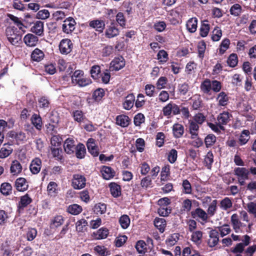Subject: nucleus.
Returning <instances> with one entry per match:
<instances>
[{"label":"nucleus","mask_w":256,"mask_h":256,"mask_svg":"<svg viewBox=\"0 0 256 256\" xmlns=\"http://www.w3.org/2000/svg\"><path fill=\"white\" fill-rule=\"evenodd\" d=\"M72 82L80 87L86 86L90 84L92 82L90 78L84 76L82 70H76L72 76Z\"/></svg>","instance_id":"1"},{"label":"nucleus","mask_w":256,"mask_h":256,"mask_svg":"<svg viewBox=\"0 0 256 256\" xmlns=\"http://www.w3.org/2000/svg\"><path fill=\"white\" fill-rule=\"evenodd\" d=\"M6 34L8 42L13 46H17L22 40V35L17 28L13 26L6 30Z\"/></svg>","instance_id":"2"},{"label":"nucleus","mask_w":256,"mask_h":256,"mask_svg":"<svg viewBox=\"0 0 256 256\" xmlns=\"http://www.w3.org/2000/svg\"><path fill=\"white\" fill-rule=\"evenodd\" d=\"M234 174L238 180L240 186L245 184V180L248 179L249 170L246 168H236L234 170Z\"/></svg>","instance_id":"3"},{"label":"nucleus","mask_w":256,"mask_h":256,"mask_svg":"<svg viewBox=\"0 0 256 256\" xmlns=\"http://www.w3.org/2000/svg\"><path fill=\"white\" fill-rule=\"evenodd\" d=\"M86 178L84 176L74 174L72 176V186L75 190H80L85 187Z\"/></svg>","instance_id":"4"},{"label":"nucleus","mask_w":256,"mask_h":256,"mask_svg":"<svg viewBox=\"0 0 256 256\" xmlns=\"http://www.w3.org/2000/svg\"><path fill=\"white\" fill-rule=\"evenodd\" d=\"M191 217L196 220L206 222L208 218V214L202 208H198L190 212Z\"/></svg>","instance_id":"5"},{"label":"nucleus","mask_w":256,"mask_h":256,"mask_svg":"<svg viewBox=\"0 0 256 256\" xmlns=\"http://www.w3.org/2000/svg\"><path fill=\"white\" fill-rule=\"evenodd\" d=\"M58 48L62 54H67L72 51L73 44L70 39L64 38L60 40Z\"/></svg>","instance_id":"6"},{"label":"nucleus","mask_w":256,"mask_h":256,"mask_svg":"<svg viewBox=\"0 0 256 256\" xmlns=\"http://www.w3.org/2000/svg\"><path fill=\"white\" fill-rule=\"evenodd\" d=\"M125 64L126 62L123 56L116 57L110 63V70L111 71H118L122 68Z\"/></svg>","instance_id":"7"},{"label":"nucleus","mask_w":256,"mask_h":256,"mask_svg":"<svg viewBox=\"0 0 256 256\" xmlns=\"http://www.w3.org/2000/svg\"><path fill=\"white\" fill-rule=\"evenodd\" d=\"M76 24V22L72 18H67L62 26V31L68 34L71 33L75 29Z\"/></svg>","instance_id":"8"},{"label":"nucleus","mask_w":256,"mask_h":256,"mask_svg":"<svg viewBox=\"0 0 256 256\" xmlns=\"http://www.w3.org/2000/svg\"><path fill=\"white\" fill-rule=\"evenodd\" d=\"M119 33L120 30L116 27V24L114 22H110V25L108 26L105 31L106 36L108 38L116 36Z\"/></svg>","instance_id":"9"},{"label":"nucleus","mask_w":256,"mask_h":256,"mask_svg":"<svg viewBox=\"0 0 256 256\" xmlns=\"http://www.w3.org/2000/svg\"><path fill=\"white\" fill-rule=\"evenodd\" d=\"M88 26L90 28L94 29L99 33H102L105 28L106 24L104 20L96 19L90 21L88 22Z\"/></svg>","instance_id":"10"},{"label":"nucleus","mask_w":256,"mask_h":256,"mask_svg":"<svg viewBox=\"0 0 256 256\" xmlns=\"http://www.w3.org/2000/svg\"><path fill=\"white\" fill-rule=\"evenodd\" d=\"M100 172L104 179L108 180L112 178L116 174L114 170L110 166H102L100 168Z\"/></svg>","instance_id":"11"},{"label":"nucleus","mask_w":256,"mask_h":256,"mask_svg":"<svg viewBox=\"0 0 256 256\" xmlns=\"http://www.w3.org/2000/svg\"><path fill=\"white\" fill-rule=\"evenodd\" d=\"M232 114L227 111H224L220 113L216 117V120L220 126L226 125L230 120Z\"/></svg>","instance_id":"12"},{"label":"nucleus","mask_w":256,"mask_h":256,"mask_svg":"<svg viewBox=\"0 0 256 256\" xmlns=\"http://www.w3.org/2000/svg\"><path fill=\"white\" fill-rule=\"evenodd\" d=\"M74 142V140L72 138H68L65 140L64 148L67 154H72L74 153L76 147Z\"/></svg>","instance_id":"13"},{"label":"nucleus","mask_w":256,"mask_h":256,"mask_svg":"<svg viewBox=\"0 0 256 256\" xmlns=\"http://www.w3.org/2000/svg\"><path fill=\"white\" fill-rule=\"evenodd\" d=\"M42 160L38 158H36L32 160L30 166V170L34 174H38L41 169Z\"/></svg>","instance_id":"14"},{"label":"nucleus","mask_w":256,"mask_h":256,"mask_svg":"<svg viewBox=\"0 0 256 256\" xmlns=\"http://www.w3.org/2000/svg\"><path fill=\"white\" fill-rule=\"evenodd\" d=\"M218 234V232L216 230H212L210 232V238L208 242V246L210 247H214L218 244L219 241Z\"/></svg>","instance_id":"15"},{"label":"nucleus","mask_w":256,"mask_h":256,"mask_svg":"<svg viewBox=\"0 0 256 256\" xmlns=\"http://www.w3.org/2000/svg\"><path fill=\"white\" fill-rule=\"evenodd\" d=\"M14 186L19 192H24L28 188V184L26 179L24 178H18L16 181Z\"/></svg>","instance_id":"16"},{"label":"nucleus","mask_w":256,"mask_h":256,"mask_svg":"<svg viewBox=\"0 0 256 256\" xmlns=\"http://www.w3.org/2000/svg\"><path fill=\"white\" fill-rule=\"evenodd\" d=\"M134 102L135 96L134 94H128L122 103L123 108L126 110H130L134 106Z\"/></svg>","instance_id":"17"},{"label":"nucleus","mask_w":256,"mask_h":256,"mask_svg":"<svg viewBox=\"0 0 256 256\" xmlns=\"http://www.w3.org/2000/svg\"><path fill=\"white\" fill-rule=\"evenodd\" d=\"M116 124L122 128L128 127L130 122V118L125 114H120L116 116Z\"/></svg>","instance_id":"18"},{"label":"nucleus","mask_w":256,"mask_h":256,"mask_svg":"<svg viewBox=\"0 0 256 256\" xmlns=\"http://www.w3.org/2000/svg\"><path fill=\"white\" fill-rule=\"evenodd\" d=\"M38 40V36L32 34H26L24 38V43L28 46H36Z\"/></svg>","instance_id":"19"},{"label":"nucleus","mask_w":256,"mask_h":256,"mask_svg":"<svg viewBox=\"0 0 256 256\" xmlns=\"http://www.w3.org/2000/svg\"><path fill=\"white\" fill-rule=\"evenodd\" d=\"M30 31L37 36H42L44 34V22L40 20L36 21L31 28Z\"/></svg>","instance_id":"20"},{"label":"nucleus","mask_w":256,"mask_h":256,"mask_svg":"<svg viewBox=\"0 0 256 256\" xmlns=\"http://www.w3.org/2000/svg\"><path fill=\"white\" fill-rule=\"evenodd\" d=\"M88 150L89 152L94 156H96L98 154V148L95 144V140L92 138L88 140L86 144Z\"/></svg>","instance_id":"21"},{"label":"nucleus","mask_w":256,"mask_h":256,"mask_svg":"<svg viewBox=\"0 0 256 256\" xmlns=\"http://www.w3.org/2000/svg\"><path fill=\"white\" fill-rule=\"evenodd\" d=\"M190 100L192 102V105L193 110H198L202 107V100L200 94H194L190 98Z\"/></svg>","instance_id":"22"},{"label":"nucleus","mask_w":256,"mask_h":256,"mask_svg":"<svg viewBox=\"0 0 256 256\" xmlns=\"http://www.w3.org/2000/svg\"><path fill=\"white\" fill-rule=\"evenodd\" d=\"M30 120L32 124L37 130H42L43 124L42 118L39 114H33L31 117Z\"/></svg>","instance_id":"23"},{"label":"nucleus","mask_w":256,"mask_h":256,"mask_svg":"<svg viewBox=\"0 0 256 256\" xmlns=\"http://www.w3.org/2000/svg\"><path fill=\"white\" fill-rule=\"evenodd\" d=\"M172 130L174 136L175 138H180L184 134V127L182 124L176 123L173 125Z\"/></svg>","instance_id":"24"},{"label":"nucleus","mask_w":256,"mask_h":256,"mask_svg":"<svg viewBox=\"0 0 256 256\" xmlns=\"http://www.w3.org/2000/svg\"><path fill=\"white\" fill-rule=\"evenodd\" d=\"M189 131L191 134V138L192 139L196 138L198 136V132L199 130L198 124L194 122L193 120H189Z\"/></svg>","instance_id":"25"},{"label":"nucleus","mask_w":256,"mask_h":256,"mask_svg":"<svg viewBox=\"0 0 256 256\" xmlns=\"http://www.w3.org/2000/svg\"><path fill=\"white\" fill-rule=\"evenodd\" d=\"M44 52L38 48H35L30 55L31 60L33 62H39L44 59Z\"/></svg>","instance_id":"26"},{"label":"nucleus","mask_w":256,"mask_h":256,"mask_svg":"<svg viewBox=\"0 0 256 256\" xmlns=\"http://www.w3.org/2000/svg\"><path fill=\"white\" fill-rule=\"evenodd\" d=\"M74 120L79 124L84 122L86 119L84 113L81 110H74L71 113Z\"/></svg>","instance_id":"27"},{"label":"nucleus","mask_w":256,"mask_h":256,"mask_svg":"<svg viewBox=\"0 0 256 256\" xmlns=\"http://www.w3.org/2000/svg\"><path fill=\"white\" fill-rule=\"evenodd\" d=\"M200 90L204 94H210L212 90L211 80L208 78L205 79L200 85Z\"/></svg>","instance_id":"28"},{"label":"nucleus","mask_w":256,"mask_h":256,"mask_svg":"<svg viewBox=\"0 0 256 256\" xmlns=\"http://www.w3.org/2000/svg\"><path fill=\"white\" fill-rule=\"evenodd\" d=\"M22 166L20 162L17 160H13L10 168V173L13 176H18L22 172Z\"/></svg>","instance_id":"29"},{"label":"nucleus","mask_w":256,"mask_h":256,"mask_svg":"<svg viewBox=\"0 0 256 256\" xmlns=\"http://www.w3.org/2000/svg\"><path fill=\"white\" fill-rule=\"evenodd\" d=\"M64 220L61 215H56L50 220V226L52 228H57L63 224Z\"/></svg>","instance_id":"30"},{"label":"nucleus","mask_w":256,"mask_h":256,"mask_svg":"<svg viewBox=\"0 0 256 256\" xmlns=\"http://www.w3.org/2000/svg\"><path fill=\"white\" fill-rule=\"evenodd\" d=\"M105 95V92L102 88L96 89L92 94V100L94 102H99Z\"/></svg>","instance_id":"31"},{"label":"nucleus","mask_w":256,"mask_h":256,"mask_svg":"<svg viewBox=\"0 0 256 256\" xmlns=\"http://www.w3.org/2000/svg\"><path fill=\"white\" fill-rule=\"evenodd\" d=\"M74 152L77 158L79 159L84 158L86 154V148L84 145L82 143L78 144L76 146Z\"/></svg>","instance_id":"32"},{"label":"nucleus","mask_w":256,"mask_h":256,"mask_svg":"<svg viewBox=\"0 0 256 256\" xmlns=\"http://www.w3.org/2000/svg\"><path fill=\"white\" fill-rule=\"evenodd\" d=\"M32 200L29 195L26 194L25 195L22 196L20 198V200L18 204V208L19 209H24L29 204L32 202Z\"/></svg>","instance_id":"33"},{"label":"nucleus","mask_w":256,"mask_h":256,"mask_svg":"<svg viewBox=\"0 0 256 256\" xmlns=\"http://www.w3.org/2000/svg\"><path fill=\"white\" fill-rule=\"evenodd\" d=\"M219 106H226L228 102L229 98L224 92H221L218 94L216 98Z\"/></svg>","instance_id":"34"},{"label":"nucleus","mask_w":256,"mask_h":256,"mask_svg":"<svg viewBox=\"0 0 256 256\" xmlns=\"http://www.w3.org/2000/svg\"><path fill=\"white\" fill-rule=\"evenodd\" d=\"M214 154L212 151L208 152L204 156V164L208 169L210 170L212 168V164L214 162Z\"/></svg>","instance_id":"35"},{"label":"nucleus","mask_w":256,"mask_h":256,"mask_svg":"<svg viewBox=\"0 0 256 256\" xmlns=\"http://www.w3.org/2000/svg\"><path fill=\"white\" fill-rule=\"evenodd\" d=\"M13 150L10 145L4 144L0 150V158H4L9 156L12 152Z\"/></svg>","instance_id":"36"},{"label":"nucleus","mask_w":256,"mask_h":256,"mask_svg":"<svg viewBox=\"0 0 256 256\" xmlns=\"http://www.w3.org/2000/svg\"><path fill=\"white\" fill-rule=\"evenodd\" d=\"M90 74L92 77L98 82H100V78L102 76L100 67L98 65L93 66L90 69Z\"/></svg>","instance_id":"37"},{"label":"nucleus","mask_w":256,"mask_h":256,"mask_svg":"<svg viewBox=\"0 0 256 256\" xmlns=\"http://www.w3.org/2000/svg\"><path fill=\"white\" fill-rule=\"evenodd\" d=\"M198 19L196 18H192L188 20L186 24V26L188 30L194 33L196 30Z\"/></svg>","instance_id":"38"},{"label":"nucleus","mask_w":256,"mask_h":256,"mask_svg":"<svg viewBox=\"0 0 256 256\" xmlns=\"http://www.w3.org/2000/svg\"><path fill=\"white\" fill-rule=\"evenodd\" d=\"M109 188L110 193L114 197L117 198L121 194V188L118 184L111 182L109 184Z\"/></svg>","instance_id":"39"},{"label":"nucleus","mask_w":256,"mask_h":256,"mask_svg":"<svg viewBox=\"0 0 256 256\" xmlns=\"http://www.w3.org/2000/svg\"><path fill=\"white\" fill-rule=\"evenodd\" d=\"M154 226L162 233L165 230L166 222L164 218H156L154 222Z\"/></svg>","instance_id":"40"},{"label":"nucleus","mask_w":256,"mask_h":256,"mask_svg":"<svg viewBox=\"0 0 256 256\" xmlns=\"http://www.w3.org/2000/svg\"><path fill=\"white\" fill-rule=\"evenodd\" d=\"M210 30V24H208V20L202 22L200 28V35L202 37H206Z\"/></svg>","instance_id":"41"},{"label":"nucleus","mask_w":256,"mask_h":256,"mask_svg":"<svg viewBox=\"0 0 256 256\" xmlns=\"http://www.w3.org/2000/svg\"><path fill=\"white\" fill-rule=\"evenodd\" d=\"M220 207L223 210H228L232 207V202L230 198L226 197L220 200Z\"/></svg>","instance_id":"42"},{"label":"nucleus","mask_w":256,"mask_h":256,"mask_svg":"<svg viewBox=\"0 0 256 256\" xmlns=\"http://www.w3.org/2000/svg\"><path fill=\"white\" fill-rule=\"evenodd\" d=\"M230 40L228 38H226L224 39L218 48V54L222 55L224 54L227 50H228L230 48Z\"/></svg>","instance_id":"43"},{"label":"nucleus","mask_w":256,"mask_h":256,"mask_svg":"<svg viewBox=\"0 0 256 256\" xmlns=\"http://www.w3.org/2000/svg\"><path fill=\"white\" fill-rule=\"evenodd\" d=\"M12 188L10 184L4 182L2 184L0 188V192L4 196H7L12 193Z\"/></svg>","instance_id":"44"},{"label":"nucleus","mask_w":256,"mask_h":256,"mask_svg":"<svg viewBox=\"0 0 256 256\" xmlns=\"http://www.w3.org/2000/svg\"><path fill=\"white\" fill-rule=\"evenodd\" d=\"M58 184L54 182H50L48 185L47 191L48 194L51 196H55L58 193Z\"/></svg>","instance_id":"45"},{"label":"nucleus","mask_w":256,"mask_h":256,"mask_svg":"<svg viewBox=\"0 0 256 256\" xmlns=\"http://www.w3.org/2000/svg\"><path fill=\"white\" fill-rule=\"evenodd\" d=\"M250 132L248 130H243L238 138V144L240 146H243L247 143L250 138Z\"/></svg>","instance_id":"46"},{"label":"nucleus","mask_w":256,"mask_h":256,"mask_svg":"<svg viewBox=\"0 0 256 256\" xmlns=\"http://www.w3.org/2000/svg\"><path fill=\"white\" fill-rule=\"evenodd\" d=\"M242 12V7L238 4H234L230 9V14L236 17L240 16Z\"/></svg>","instance_id":"47"},{"label":"nucleus","mask_w":256,"mask_h":256,"mask_svg":"<svg viewBox=\"0 0 256 256\" xmlns=\"http://www.w3.org/2000/svg\"><path fill=\"white\" fill-rule=\"evenodd\" d=\"M82 210V207L76 204L70 205L67 208V212L72 215H78L80 214Z\"/></svg>","instance_id":"48"},{"label":"nucleus","mask_w":256,"mask_h":256,"mask_svg":"<svg viewBox=\"0 0 256 256\" xmlns=\"http://www.w3.org/2000/svg\"><path fill=\"white\" fill-rule=\"evenodd\" d=\"M182 186L183 194H192V185L188 180L186 179L182 180Z\"/></svg>","instance_id":"49"},{"label":"nucleus","mask_w":256,"mask_h":256,"mask_svg":"<svg viewBox=\"0 0 256 256\" xmlns=\"http://www.w3.org/2000/svg\"><path fill=\"white\" fill-rule=\"evenodd\" d=\"M231 222L233 228L236 232H238V230L241 226L242 222L239 220L238 216L236 214H234L231 216Z\"/></svg>","instance_id":"50"},{"label":"nucleus","mask_w":256,"mask_h":256,"mask_svg":"<svg viewBox=\"0 0 256 256\" xmlns=\"http://www.w3.org/2000/svg\"><path fill=\"white\" fill-rule=\"evenodd\" d=\"M118 222L120 226L123 229H126L129 226L130 224V218L126 214H123L120 218Z\"/></svg>","instance_id":"51"},{"label":"nucleus","mask_w":256,"mask_h":256,"mask_svg":"<svg viewBox=\"0 0 256 256\" xmlns=\"http://www.w3.org/2000/svg\"><path fill=\"white\" fill-rule=\"evenodd\" d=\"M94 250L98 256H108L110 254V251L103 246H96L94 248Z\"/></svg>","instance_id":"52"},{"label":"nucleus","mask_w":256,"mask_h":256,"mask_svg":"<svg viewBox=\"0 0 256 256\" xmlns=\"http://www.w3.org/2000/svg\"><path fill=\"white\" fill-rule=\"evenodd\" d=\"M227 64L231 68H234L238 63V57L236 54H231L227 59Z\"/></svg>","instance_id":"53"},{"label":"nucleus","mask_w":256,"mask_h":256,"mask_svg":"<svg viewBox=\"0 0 256 256\" xmlns=\"http://www.w3.org/2000/svg\"><path fill=\"white\" fill-rule=\"evenodd\" d=\"M106 205L104 203L96 204L94 208V212L95 214H102L106 213Z\"/></svg>","instance_id":"54"},{"label":"nucleus","mask_w":256,"mask_h":256,"mask_svg":"<svg viewBox=\"0 0 256 256\" xmlns=\"http://www.w3.org/2000/svg\"><path fill=\"white\" fill-rule=\"evenodd\" d=\"M51 152L52 156L58 160H61L63 159L62 156L61 154L62 149L61 147H51Z\"/></svg>","instance_id":"55"},{"label":"nucleus","mask_w":256,"mask_h":256,"mask_svg":"<svg viewBox=\"0 0 256 256\" xmlns=\"http://www.w3.org/2000/svg\"><path fill=\"white\" fill-rule=\"evenodd\" d=\"M157 59L160 64L166 62L168 60V52L164 50H160L157 54Z\"/></svg>","instance_id":"56"},{"label":"nucleus","mask_w":256,"mask_h":256,"mask_svg":"<svg viewBox=\"0 0 256 256\" xmlns=\"http://www.w3.org/2000/svg\"><path fill=\"white\" fill-rule=\"evenodd\" d=\"M207 125L212 131L218 134H220L221 130L224 131L225 130L224 126H220L218 122L216 124L208 122Z\"/></svg>","instance_id":"57"},{"label":"nucleus","mask_w":256,"mask_h":256,"mask_svg":"<svg viewBox=\"0 0 256 256\" xmlns=\"http://www.w3.org/2000/svg\"><path fill=\"white\" fill-rule=\"evenodd\" d=\"M198 56L203 59L206 49V44L204 40L198 42Z\"/></svg>","instance_id":"58"},{"label":"nucleus","mask_w":256,"mask_h":256,"mask_svg":"<svg viewBox=\"0 0 256 256\" xmlns=\"http://www.w3.org/2000/svg\"><path fill=\"white\" fill-rule=\"evenodd\" d=\"M135 247L139 254H143L146 252V244L144 240H140L137 242Z\"/></svg>","instance_id":"59"},{"label":"nucleus","mask_w":256,"mask_h":256,"mask_svg":"<svg viewBox=\"0 0 256 256\" xmlns=\"http://www.w3.org/2000/svg\"><path fill=\"white\" fill-rule=\"evenodd\" d=\"M202 237V232L200 230H196L192 232L191 236V240L195 244H200L201 243Z\"/></svg>","instance_id":"60"},{"label":"nucleus","mask_w":256,"mask_h":256,"mask_svg":"<svg viewBox=\"0 0 256 256\" xmlns=\"http://www.w3.org/2000/svg\"><path fill=\"white\" fill-rule=\"evenodd\" d=\"M38 106L44 110L48 109L50 106L49 100L46 96H42L38 100Z\"/></svg>","instance_id":"61"},{"label":"nucleus","mask_w":256,"mask_h":256,"mask_svg":"<svg viewBox=\"0 0 256 256\" xmlns=\"http://www.w3.org/2000/svg\"><path fill=\"white\" fill-rule=\"evenodd\" d=\"M145 116L142 113H138L134 118V124L136 126H140L141 124L144 122Z\"/></svg>","instance_id":"62"},{"label":"nucleus","mask_w":256,"mask_h":256,"mask_svg":"<svg viewBox=\"0 0 256 256\" xmlns=\"http://www.w3.org/2000/svg\"><path fill=\"white\" fill-rule=\"evenodd\" d=\"M116 22L122 28H124L126 27V20L124 14L122 12H118L116 16Z\"/></svg>","instance_id":"63"},{"label":"nucleus","mask_w":256,"mask_h":256,"mask_svg":"<svg viewBox=\"0 0 256 256\" xmlns=\"http://www.w3.org/2000/svg\"><path fill=\"white\" fill-rule=\"evenodd\" d=\"M216 142V136L213 134H208L204 139V142L206 148L212 146Z\"/></svg>","instance_id":"64"}]
</instances>
